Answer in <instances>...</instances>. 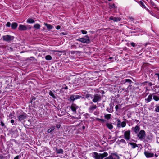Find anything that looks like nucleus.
Here are the masks:
<instances>
[{
    "label": "nucleus",
    "instance_id": "nucleus-1",
    "mask_svg": "<svg viewBox=\"0 0 159 159\" xmlns=\"http://www.w3.org/2000/svg\"><path fill=\"white\" fill-rule=\"evenodd\" d=\"M86 38H80L77 39V41H79L82 43L86 44L89 43L90 42V40L89 37L88 35L85 36Z\"/></svg>",
    "mask_w": 159,
    "mask_h": 159
},
{
    "label": "nucleus",
    "instance_id": "nucleus-2",
    "mask_svg": "<svg viewBox=\"0 0 159 159\" xmlns=\"http://www.w3.org/2000/svg\"><path fill=\"white\" fill-rule=\"evenodd\" d=\"M137 136L141 140L144 139L146 136L145 131L143 130H141L137 133Z\"/></svg>",
    "mask_w": 159,
    "mask_h": 159
},
{
    "label": "nucleus",
    "instance_id": "nucleus-3",
    "mask_svg": "<svg viewBox=\"0 0 159 159\" xmlns=\"http://www.w3.org/2000/svg\"><path fill=\"white\" fill-rule=\"evenodd\" d=\"M101 96L98 94H94L93 98L92 101L95 103L101 100Z\"/></svg>",
    "mask_w": 159,
    "mask_h": 159
},
{
    "label": "nucleus",
    "instance_id": "nucleus-4",
    "mask_svg": "<svg viewBox=\"0 0 159 159\" xmlns=\"http://www.w3.org/2000/svg\"><path fill=\"white\" fill-rule=\"evenodd\" d=\"M92 156L95 159H102L103 157H102L101 154H98L96 152H93L92 154Z\"/></svg>",
    "mask_w": 159,
    "mask_h": 159
},
{
    "label": "nucleus",
    "instance_id": "nucleus-5",
    "mask_svg": "<svg viewBox=\"0 0 159 159\" xmlns=\"http://www.w3.org/2000/svg\"><path fill=\"white\" fill-rule=\"evenodd\" d=\"M14 37L13 36L9 35H4L3 36V39L4 40L6 41H10L14 39Z\"/></svg>",
    "mask_w": 159,
    "mask_h": 159
},
{
    "label": "nucleus",
    "instance_id": "nucleus-6",
    "mask_svg": "<svg viewBox=\"0 0 159 159\" xmlns=\"http://www.w3.org/2000/svg\"><path fill=\"white\" fill-rule=\"evenodd\" d=\"M124 138L126 140H129L130 138V131L129 130L125 131L124 133Z\"/></svg>",
    "mask_w": 159,
    "mask_h": 159
},
{
    "label": "nucleus",
    "instance_id": "nucleus-7",
    "mask_svg": "<svg viewBox=\"0 0 159 159\" xmlns=\"http://www.w3.org/2000/svg\"><path fill=\"white\" fill-rule=\"evenodd\" d=\"M81 98H82V97L81 96L74 94L70 96V98L71 100L74 101L75 100L79 99Z\"/></svg>",
    "mask_w": 159,
    "mask_h": 159
},
{
    "label": "nucleus",
    "instance_id": "nucleus-8",
    "mask_svg": "<svg viewBox=\"0 0 159 159\" xmlns=\"http://www.w3.org/2000/svg\"><path fill=\"white\" fill-rule=\"evenodd\" d=\"M27 114L25 113H23L21 115H20L18 116V119L20 121H21L22 120H23L26 118L27 117Z\"/></svg>",
    "mask_w": 159,
    "mask_h": 159
},
{
    "label": "nucleus",
    "instance_id": "nucleus-9",
    "mask_svg": "<svg viewBox=\"0 0 159 159\" xmlns=\"http://www.w3.org/2000/svg\"><path fill=\"white\" fill-rule=\"evenodd\" d=\"M144 154L146 157L150 158L154 156L153 153H151L147 151H145L144 152Z\"/></svg>",
    "mask_w": 159,
    "mask_h": 159
},
{
    "label": "nucleus",
    "instance_id": "nucleus-10",
    "mask_svg": "<svg viewBox=\"0 0 159 159\" xmlns=\"http://www.w3.org/2000/svg\"><path fill=\"white\" fill-rule=\"evenodd\" d=\"M72 111L75 113L76 112V110L78 108V107L75 104H73L70 107Z\"/></svg>",
    "mask_w": 159,
    "mask_h": 159
},
{
    "label": "nucleus",
    "instance_id": "nucleus-11",
    "mask_svg": "<svg viewBox=\"0 0 159 159\" xmlns=\"http://www.w3.org/2000/svg\"><path fill=\"white\" fill-rule=\"evenodd\" d=\"M97 107V106L96 105H95L93 104L92 106H91L89 108V111L90 113H92L93 111L96 109Z\"/></svg>",
    "mask_w": 159,
    "mask_h": 159
},
{
    "label": "nucleus",
    "instance_id": "nucleus-12",
    "mask_svg": "<svg viewBox=\"0 0 159 159\" xmlns=\"http://www.w3.org/2000/svg\"><path fill=\"white\" fill-rule=\"evenodd\" d=\"M140 129V128L138 125H136L135 127H133L132 130L136 134L138 133Z\"/></svg>",
    "mask_w": 159,
    "mask_h": 159
},
{
    "label": "nucleus",
    "instance_id": "nucleus-13",
    "mask_svg": "<svg viewBox=\"0 0 159 159\" xmlns=\"http://www.w3.org/2000/svg\"><path fill=\"white\" fill-rule=\"evenodd\" d=\"M109 19L112 20L114 22H117L120 20V18L118 17H114L113 16H111L109 18Z\"/></svg>",
    "mask_w": 159,
    "mask_h": 159
},
{
    "label": "nucleus",
    "instance_id": "nucleus-14",
    "mask_svg": "<svg viewBox=\"0 0 159 159\" xmlns=\"http://www.w3.org/2000/svg\"><path fill=\"white\" fill-rule=\"evenodd\" d=\"M27 29V27L25 25L21 24L19 25V30H25Z\"/></svg>",
    "mask_w": 159,
    "mask_h": 159
},
{
    "label": "nucleus",
    "instance_id": "nucleus-15",
    "mask_svg": "<svg viewBox=\"0 0 159 159\" xmlns=\"http://www.w3.org/2000/svg\"><path fill=\"white\" fill-rule=\"evenodd\" d=\"M157 93L152 94L153 99L156 101H158L159 100V97L156 95Z\"/></svg>",
    "mask_w": 159,
    "mask_h": 159
},
{
    "label": "nucleus",
    "instance_id": "nucleus-16",
    "mask_svg": "<svg viewBox=\"0 0 159 159\" xmlns=\"http://www.w3.org/2000/svg\"><path fill=\"white\" fill-rule=\"evenodd\" d=\"M55 129V127L52 126L51 127H49V129L47 130L48 133H52Z\"/></svg>",
    "mask_w": 159,
    "mask_h": 159
},
{
    "label": "nucleus",
    "instance_id": "nucleus-17",
    "mask_svg": "<svg viewBox=\"0 0 159 159\" xmlns=\"http://www.w3.org/2000/svg\"><path fill=\"white\" fill-rule=\"evenodd\" d=\"M152 98V94L149 95L147 98L145 99L146 101H147V102H150Z\"/></svg>",
    "mask_w": 159,
    "mask_h": 159
},
{
    "label": "nucleus",
    "instance_id": "nucleus-18",
    "mask_svg": "<svg viewBox=\"0 0 159 159\" xmlns=\"http://www.w3.org/2000/svg\"><path fill=\"white\" fill-rule=\"evenodd\" d=\"M17 26L18 24L17 23L14 22H13L12 23L11 25V28L13 29H16Z\"/></svg>",
    "mask_w": 159,
    "mask_h": 159
},
{
    "label": "nucleus",
    "instance_id": "nucleus-19",
    "mask_svg": "<svg viewBox=\"0 0 159 159\" xmlns=\"http://www.w3.org/2000/svg\"><path fill=\"white\" fill-rule=\"evenodd\" d=\"M44 24L47 27V29H52L53 28V26L47 23H44Z\"/></svg>",
    "mask_w": 159,
    "mask_h": 159
},
{
    "label": "nucleus",
    "instance_id": "nucleus-20",
    "mask_svg": "<svg viewBox=\"0 0 159 159\" xmlns=\"http://www.w3.org/2000/svg\"><path fill=\"white\" fill-rule=\"evenodd\" d=\"M56 152L58 154H63V150L62 149H56Z\"/></svg>",
    "mask_w": 159,
    "mask_h": 159
},
{
    "label": "nucleus",
    "instance_id": "nucleus-21",
    "mask_svg": "<svg viewBox=\"0 0 159 159\" xmlns=\"http://www.w3.org/2000/svg\"><path fill=\"white\" fill-rule=\"evenodd\" d=\"M27 22L28 23H33L35 22V21L32 18H29L27 20Z\"/></svg>",
    "mask_w": 159,
    "mask_h": 159
},
{
    "label": "nucleus",
    "instance_id": "nucleus-22",
    "mask_svg": "<svg viewBox=\"0 0 159 159\" xmlns=\"http://www.w3.org/2000/svg\"><path fill=\"white\" fill-rule=\"evenodd\" d=\"M112 157L113 159H119V157L115 153H112Z\"/></svg>",
    "mask_w": 159,
    "mask_h": 159
},
{
    "label": "nucleus",
    "instance_id": "nucleus-23",
    "mask_svg": "<svg viewBox=\"0 0 159 159\" xmlns=\"http://www.w3.org/2000/svg\"><path fill=\"white\" fill-rule=\"evenodd\" d=\"M106 126L110 129H111L113 128V126L112 124L110 123H107L106 124Z\"/></svg>",
    "mask_w": 159,
    "mask_h": 159
},
{
    "label": "nucleus",
    "instance_id": "nucleus-24",
    "mask_svg": "<svg viewBox=\"0 0 159 159\" xmlns=\"http://www.w3.org/2000/svg\"><path fill=\"white\" fill-rule=\"evenodd\" d=\"M129 144L131 145V147L133 148H134L136 147H137V145L136 143H130Z\"/></svg>",
    "mask_w": 159,
    "mask_h": 159
},
{
    "label": "nucleus",
    "instance_id": "nucleus-25",
    "mask_svg": "<svg viewBox=\"0 0 159 159\" xmlns=\"http://www.w3.org/2000/svg\"><path fill=\"white\" fill-rule=\"evenodd\" d=\"M111 115L110 114H107L105 115L104 117L105 119L108 120L111 118Z\"/></svg>",
    "mask_w": 159,
    "mask_h": 159
},
{
    "label": "nucleus",
    "instance_id": "nucleus-26",
    "mask_svg": "<svg viewBox=\"0 0 159 159\" xmlns=\"http://www.w3.org/2000/svg\"><path fill=\"white\" fill-rule=\"evenodd\" d=\"M34 27L35 28L39 29L40 27V25L39 24H36L34 25Z\"/></svg>",
    "mask_w": 159,
    "mask_h": 159
},
{
    "label": "nucleus",
    "instance_id": "nucleus-27",
    "mask_svg": "<svg viewBox=\"0 0 159 159\" xmlns=\"http://www.w3.org/2000/svg\"><path fill=\"white\" fill-rule=\"evenodd\" d=\"M45 59L47 60H50L52 59V57L50 55H47L46 56Z\"/></svg>",
    "mask_w": 159,
    "mask_h": 159
},
{
    "label": "nucleus",
    "instance_id": "nucleus-28",
    "mask_svg": "<svg viewBox=\"0 0 159 159\" xmlns=\"http://www.w3.org/2000/svg\"><path fill=\"white\" fill-rule=\"evenodd\" d=\"M49 94L50 96H51L53 98H56V97L52 91H50L49 92Z\"/></svg>",
    "mask_w": 159,
    "mask_h": 159
},
{
    "label": "nucleus",
    "instance_id": "nucleus-29",
    "mask_svg": "<svg viewBox=\"0 0 159 159\" xmlns=\"http://www.w3.org/2000/svg\"><path fill=\"white\" fill-rule=\"evenodd\" d=\"M121 126L122 127H124L126 126V123L125 121H123L120 124Z\"/></svg>",
    "mask_w": 159,
    "mask_h": 159
},
{
    "label": "nucleus",
    "instance_id": "nucleus-30",
    "mask_svg": "<svg viewBox=\"0 0 159 159\" xmlns=\"http://www.w3.org/2000/svg\"><path fill=\"white\" fill-rule=\"evenodd\" d=\"M117 126L118 127H121L120 124L121 122L119 119H118L117 120Z\"/></svg>",
    "mask_w": 159,
    "mask_h": 159
},
{
    "label": "nucleus",
    "instance_id": "nucleus-31",
    "mask_svg": "<svg viewBox=\"0 0 159 159\" xmlns=\"http://www.w3.org/2000/svg\"><path fill=\"white\" fill-rule=\"evenodd\" d=\"M146 10L148 11L149 12V13L152 16H155V15L151 11H150L148 9V8H146Z\"/></svg>",
    "mask_w": 159,
    "mask_h": 159
},
{
    "label": "nucleus",
    "instance_id": "nucleus-32",
    "mask_svg": "<svg viewBox=\"0 0 159 159\" xmlns=\"http://www.w3.org/2000/svg\"><path fill=\"white\" fill-rule=\"evenodd\" d=\"M102 155V157H103V158L108 155V154L106 152H104L103 154H101Z\"/></svg>",
    "mask_w": 159,
    "mask_h": 159
},
{
    "label": "nucleus",
    "instance_id": "nucleus-33",
    "mask_svg": "<svg viewBox=\"0 0 159 159\" xmlns=\"http://www.w3.org/2000/svg\"><path fill=\"white\" fill-rule=\"evenodd\" d=\"M140 4L141 7L146 9V8H146L145 6L144 5V4L143 2H140Z\"/></svg>",
    "mask_w": 159,
    "mask_h": 159
},
{
    "label": "nucleus",
    "instance_id": "nucleus-34",
    "mask_svg": "<svg viewBox=\"0 0 159 159\" xmlns=\"http://www.w3.org/2000/svg\"><path fill=\"white\" fill-rule=\"evenodd\" d=\"M156 107L155 109V111L157 112H159V105L158 106H156Z\"/></svg>",
    "mask_w": 159,
    "mask_h": 159
},
{
    "label": "nucleus",
    "instance_id": "nucleus-35",
    "mask_svg": "<svg viewBox=\"0 0 159 159\" xmlns=\"http://www.w3.org/2000/svg\"><path fill=\"white\" fill-rule=\"evenodd\" d=\"M62 89H64L65 90L67 89H68V87L65 85H63L62 87Z\"/></svg>",
    "mask_w": 159,
    "mask_h": 159
},
{
    "label": "nucleus",
    "instance_id": "nucleus-36",
    "mask_svg": "<svg viewBox=\"0 0 159 159\" xmlns=\"http://www.w3.org/2000/svg\"><path fill=\"white\" fill-rule=\"evenodd\" d=\"M77 48V46L75 44H73L71 45V48L73 49H76Z\"/></svg>",
    "mask_w": 159,
    "mask_h": 159
},
{
    "label": "nucleus",
    "instance_id": "nucleus-37",
    "mask_svg": "<svg viewBox=\"0 0 159 159\" xmlns=\"http://www.w3.org/2000/svg\"><path fill=\"white\" fill-rule=\"evenodd\" d=\"M81 32L83 34H85L87 33V31L84 30H81Z\"/></svg>",
    "mask_w": 159,
    "mask_h": 159
},
{
    "label": "nucleus",
    "instance_id": "nucleus-38",
    "mask_svg": "<svg viewBox=\"0 0 159 159\" xmlns=\"http://www.w3.org/2000/svg\"><path fill=\"white\" fill-rule=\"evenodd\" d=\"M112 154H111L110 156L106 158V159H113L112 157Z\"/></svg>",
    "mask_w": 159,
    "mask_h": 159
},
{
    "label": "nucleus",
    "instance_id": "nucleus-39",
    "mask_svg": "<svg viewBox=\"0 0 159 159\" xmlns=\"http://www.w3.org/2000/svg\"><path fill=\"white\" fill-rule=\"evenodd\" d=\"M11 23L9 22H8L6 24V26L8 27H10L11 26Z\"/></svg>",
    "mask_w": 159,
    "mask_h": 159
},
{
    "label": "nucleus",
    "instance_id": "nucleus-40",
    "mask_svg": "<svg viewBox=\"0 0 159 159\" xmlns=\"http://www.w3.org/2000/svg\"><path fill=\"white\" fill-rule=\"evenodd\" d=\"M125 82H128V83H131L132 81H131V80L130 79H126L125 80Z\"/></svg>",
    "mask_w": 159,
    "mask_h": 159
},
{
    "label": "nucleus",
    "instance_id": "nucleus-41",
    "mask_svg": "<svg viewBox=\"0 0 159 159\" xmlns=\"http://www.w3.org/2000/svg\"><path fill=\"white\" fill-rule=\"evenodd\" d=\"M120 142L121 143H126V142L124 139H121L120 140Z\"/></svg>",
    "mask_w": 159,
    "mask_h": 159
},
{
    "label": "nucleus",
    "instance_id": "nucleus-42",
    "mask_svg": "<svg viewBox=\"0 0 159 159\" xmlns=\"http://www.w3.org/2000/svg\"><path fill=\"white\" fill-rule=\"evenodd\" d=\"M56 127L57 128L59 129L61 127V125L60 124H57L56 125Z\"/></svg>",
    "mask_w": 159,
    "mask_h": 159
},
{
    "label": "nucleus",
    "instance_id": "nucleus-43",
    "mask_svg": "<svg viewBox=\"0 0 159 159\" xmlns=\"http://www.w3.org/2000/svg\"><path fill=\"white\" fill-rule=\"evenodd\" d=\"M86 118H88L89 116V115L88 114L86 113L84 115Z\"/></svg>",
    "mask_w": 159,
    "mask_h": 159
},
{
    "label": "nucleus",
    "instance_id": "nucleus-44",
    "mask_svg": "<svg viewBox=\"0 0 159 159\" xmlns=\"http://www.w3.org/2000/svg\"><path fill=\"white\" fill-rule=\"evenodd\" d=\"M6 158L5 157H4L0 155V159H5Z\"/></svg>",
    "mask_w": 159,
    "mask_h": 159
},
{
    "label": "nucleus",
    "instance_id": "nucleus-45",
    "mask_svg": "<svg viewBox=\"0 0 159 159\" xmlns=\"http://www.w3.org/2000/svg\"><path fill=\"white\" fill-rule=\"evenodd\" d=\"M111 7L112 8H116V6H115V5L114 4H113L111 6Z\"/></svg>",
    "mask_w": 159,
    "mask_h": 159
},
{
    "label": "nucleus",
    "instance_id": "nucleus-46",
    "mask_svg": "<svg viewBox=\"0 0 159 159\" xmlns=\"http://www.w3.org/2000/svg\"><path fill=\"white\" fill-rule=\"evenodd\" d=\"M131 45L133 47H134L135 46V44L134 43L132 42L131 43Z\"/></svg>",
    "mask_w": 159,
    "mask_h": 159
},
{
    "label": "nucleus",
    "instance_id": "nucleus-47",
    "mask_svg": "<svg viewBox=\"0 0 159 159\" xmlns=\"http://www.w3.org/2000/svg\"><path fill=\"white\" fill-rule=\"evenodd\" d=\"M19 157L20 156L18 155H17L14 158V159H19Z\"/></svg>",
    "mask_w": 159,
    "mask_h": 159
},
{
    "label": "nucleus",
    "instance_id": "nucleus-48",
    "mask_svg": "<svg viewBox=\"0 0 159 159\" xmlns=\"http://www.w3.org/2000/svg\"><path fill=\"white\" fill-rule=\"evenodd\" d=\"M98 120H100L102 122H104L105 121V120H104L103 119H98Z\"/></svg>",
    "mask_w": 159,
    "mask_h": 159
},
{
    "label": "nucleus",
    "instance_id": "nucleus-49",
    "mask_svg": "<svg viewBox=\"0 0 159 159\" xmlns=\"http://www.w3.org/2000/svg\"><path fill=\"white\" fill-rule=\"evenodd\" d=\"M76 52L75 51H70V53L72 54H75V52Z\"/></svg>",
    "mask_w": 159,
    "mask_h": 159
},
{
    "label": "nucleus",
    "instance_id": "nucleus-50",
    "mask_svg": "<svg viewBox=\"0 0 159 159\" xmlns=\"http://www.w3.org/2000/svg\"><path fill=\"white\" fill-rule=\"evenodd\" d=\"M119 107L118 105H116L115 107V109H116V110L117 111V110L118 109Z\"/></svg>",
    "mask_w": 159,
    "mask_h": 159
},
{
    "label": "nucleus",
    "instance_id": "nucleus-51",
    "mask_svg": "<svg viewBox=\"0 0 159 159\" xmlns=\"http://www.w3.org/2000/svg\"><path fill=\"white\" fill-rule=\"evenodd\" d=\"M155 75H157L158 77V80L159 81V73H156Z\"/></svg>",
    "mask_w": 159,
    "mask_h": 159
},
{
    "label": "nucleus",
    "instance_id": "nucleus-52",
    "mask_svg": "<svg viewBox=\"0 0 159 159\" xmlns=\"http://www.w3.org/2000/svg\"><path fill=\"white\" fill-rule=\"evenodd\" d=\"M56 28L57 30H59L60 28V26L59 25H58L56 27Z\"/></svg>",
    "mask_w": 159,
    "mask_h": 159
},
{
    "label": "nucleus",
    "instance_id": "nucleus-53",
    "mask_svg": "<svg viewBox=\"0 0 159 159\" xmlns=\"http://www.w3.org/2000/svg\"><path fill=\"white\" fill-rule=\"evenodd\" d=\"M14 122V120H11V123L13 124Z\"/></svg>",
    "mask_w": 159,
    "mask_h": 159
},
{
    "label": "nucleus",
    "instance_id": "nucleus-54",
    "mask_svg": "<svg viewBox=\"0 0 159 159\" xmlns=\"http://www.w3.org/2000/svg\"><path fill=\"white\" fill-rule=\"evenodd\" d=\"M1 125L2 126H4V124L2 122H1Z\"/></svg>",
    "mask_w": 159,
    "mask_h": 159
},
{
    "label": "nucleus",
    "instance_id": "nucleus-55",
    "mask_svg": "<svg viewBox=\"0 0 159 159\" xmlns=\"http://www.w3.org/2000/svg\"><path fill=\"white\" fill-rule=\"evenodd\" d=\"M149 84L150 86H152V83H149Z\"/></svg>",
    "mask_w": 159,
    "mask_h": 159
},
{
    "label": "nucleus",
    "instance_id": "nucleus-56",
    "mask_svg": "<svg viewBox=\"0 0 159 159\" xmlns=\"http://www.w3.org/2000/svg\"><path fill=\"white\" fill-rule=\"evenodd\" d=\"M113 58V57H109V59H112Z\"/></svg>",
    "mask_w": 159,
    "mask_h": 159
},
{
    "label": "nucleus",
    "instance_id": "nucleus-57",
    "mask_svg": "<svg viewBox=\"0 0 159 159\" xmlns=\"http://www.w3.org/2000/svg\"><path fill=\"white\" fill-rule=\"evenodd\" d=\"M74 117V118L76 119H80V118H77V117Z\"/></svg>",
    "mask_w": 159,
    "mask_h": 159
},
{
    "label": "nucleus",
    "instance_id": "nucleus-58",
    "mask_svg": "<svg viewBox=\"0 0 159 159\" xmlns=\"http://www.w3.org/2000/svg\"><path fill=\"white\" fill-rule=\"evenodd\" d=\"M82 128L83 129H84L85 128V127L84 126H83Z\"/></svg>",
    "mask_w": 159,
    "mask_h": 159
},
{
    "label": "nucleus",
    "instance_id": "nucleus-59",
    "mask_svg": "<svg viewBox=\"0 0 159 159\" xmlns=\"http://www.w3.org/2000/svg\"><path fill=\"white\" fill-rule=\"evenodd\" d=\"M1 84H0V89H1Z\"/></svg>",
    "mask_w": 159,
    "mask_h": 159
},
{
    "label": "nucleus",
    "instance_id": "nucleus-60",
    "mask_svg": "<svg viewBox=\"0 0 159 159\" xmlns=\"http://www.w3.org/2000/svg\"><path fill=\"white\" fill-rule=\"evenodd\" d=\"M108 0L109 1H111L112 0Z\"/></svg>",
    "mask_w": 159,
    "mask_h": 159
},
{
    "label": "nucleus",
    "instance_id": "nucleus-61",
    "mask_svg": "<svg viewBox=\"0 0 159 159\" xmlns=\"http://www.w3.org/2000/svg\"><path fill=\"white\" fill-rule=\"evenodd\" d=\"M75 43L76 44H78V43Z\"/></svg>",
    "mask_w": 159,
    "mask_h": 159
}]
</instances>
